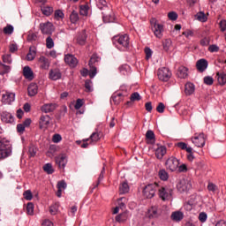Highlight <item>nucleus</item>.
<instances>
[{
	"mask_svg": "<svg viewBox=\"0 0 226 226\" xmlns=\"http://www.w3.org/2000/svg\"><path fill=\"white\" fill-rule=\"evenodd\" d=\"M85 89L87 93H92L93 91V81L91 79H87L85 81Z\"/></svg>",
	"mask_w": 226,
	"mask_h": 226,
	"instance_id": "nucleus-42",
	"label": "nucleus"
},
{
	"mask_svg": "<svg viewBox=\"0 0 226 226\" xmlns=\"http://www.w3.org/2000/svg\"><path fill=\"white\" fill-rule=\"evenodd\" d=\"M75 41L78 45H85L86 41H87V34H86V30H81L80 32H79L76 34Z\"/></svg>",
	"mask_w": 226,
	"mask_h": 226,
	"instance_id": "nucleus-15",
	"label": "nucleus"
},
{
	"mask_svg": "<svg viewBox=\"0 0 226 226\" xmlns=\"http://www.w3.org/2000/svg\"><path fill=\"white\" fill-rule=\"evenodd\" d=\"M23 196L26 200H33V192L30 190L26 191Z\"/></svg>",
	"mask_w": 226,
	"mask_h": 226,
	"instance_id": "nucleus-57",
	"label": "nucleus"
},
{
	"mask_svg": "<svg viewBox=\"0 0 226 226\" xmlns=\"http://www.w3.org/2000/svg\"><path fill=\"white\" fill-rule=\"evenodd\" d=\"M217 82L220 86H225L226 84V73L223 72H218L215 75Z\"/></svg>",
	"mask_w": 226,
	"mask_h": 226,
	"instance_id": "nucleus-28",
	"label": "nucleus"
},
{
	"mask_svg": "<svg viewBox=\"0 0 226 226\" xmlns=\"http://www.w3.org/2000/svg\"><path fill=\"white\" fill-rule=\"evenodd\" d=\"M183 208L185 211H192V209H193V203H192V201H188L184 205Z\"/></svg>",
	"mask_w": 226,
	"mask_h": 226,
	"instance_id": "nucleus-62",
	"label": "nucleus"
},
{
	"mask_svg": "<svg viewBox=\"0 0 226 226\" xmlns=\"http://www.w3.org/2000/svg\"><path fill=\"white\" fill-rule=\"evenodd\" d=\"M128 70H130V66L128 64H124L119 67V72L123 75H126V73H128Z\"/></svg>",
	"mask_w": 226,
	"mask_h": 226,
	"instance_id": "nucleus-56",
	"label": "nucleus"
},
{
	"mask_svg": "<svg viewBox=\"0 0 226 226\" xmlns=\"http://www.w3.org/2000/svg\"><path fill=\"white\" fill-rule=\"evenodd\" d=\"M88 140H90L91 144H96L100 140V132H93Z\"/></svg>",
	"mask_w": 226,
	"mask_h": 226,
	"instance_id": "nucleus-36",
	"label": "nucleus"
},
{
	"mask_svg": "<svg viewBox=\"0 0 226 226\" xmlns=\"http://www.w3.org/2000/svg\"><path fill=\"white\" fill-rule=\"evenodd\" d=\"M56 108H57L56 103H48V104L42 105V107L41 108V112H44V114H49L50 112H54Z\"/></svg>",
	"mask_w": 226,
	"mask_h": 226,
	"instance_id": "nucleus-22",
	"label": "nucleus"
},
{
	"mask_svg": "<svg viewBox=\"0 0 226 226\" xmlns=\"http://www.w3.org/2000/svg\"><path fill=\"white\" fill-rule=\"evenodd\" d=\"M70 20L72 24H77V22H79V12L72 11V12L70 15Z\"/></svg>",
	"mask_w": 226,
	"mask_h": 226,
	"instance_id": "nucleus-39",
	"label": "nucleus"
},
{
	"mask_svg": "<svg viewBox=\"0 0 226 226\" xmlns=\"http://www.w3.org/2000/svg\"><path fill=\"white\" fill-rule=\"evenodd\" d=\"M39 124H40L41 129H43V128H45V126L49 125L50 124V116H49V115L41 116Z\"/></svg>",
	"mask_w": 226,
	"mask_h": 226,
	"instance_id": "nucleus-23",
	"label": "nucleus"
},
{
	"mask_svg": "<svg viewBox=\"0 0 226 226\" xmlns=\"http://www.w3.org/2000/svg\"><path fill=\"white\" fill-rule=\"evenodd\" d=\"M36 153H38V148L34 146H30L28 148V154L31 158H34L36 156Z\"/></svg>",
	"mask_w": 226,
	"mask_h": 226,
	"instance_id": "nucleus-41",
	"label": "nucleus"
},
{
	"mask_svg": "<svg viewBox=\"0 0 226 226\" xmlns=\"http://www.w3.org/2000/svg\"><path fill=\"white\" fill-rule=\"evenodd\" d=\"M207 190H208V192H212L213 193H215V192H218V185H216L213 183H208Z\"/></svg>",
	"mask_w": 226,
	"mask_h": 226,
	"instance_id": "nucleus-52",
	"label": "nucleus"
},
{
	"mask_svg": "<svg viewBox=\"0 0 226 226\" xmlns=\"http://www.w3.org/2000/svg\"><path fill=\"white\" fill-rule=\"evenodd\" d=\"M46 47L47 49H54V39H52V37L50 36L47 37Z\"/></svg>",
	"mask_w": 226,
	"mask_h": 226,
	"instance_id": "nucleus-50",
	"label": "nucleus"
},
{
	"mask_svg": "<svg viewBox=\"0 0 226 226\" xmlns=\"http://www.w3.org/2000/svg\"><path fill=\"white\" fill-rule=\"evenodd\" d=\"M102 20L106 24L114 22L116 20V15L114 14V12H112V10H110V11H102Z\"/></svg>",
	"mask_w": 226,
	"mask_h": 226,
	"instance_id": "nucleus-17",
	"label": "nucleus"
},
{
	"mask_svg": "<svg viewBox=\"0 0 226 226\" xmlns=\"http://www.w3.org/2000/svg\"><path fill=\"white\" fill-rule=\"evenodd\" d=\"M177 188L180 193H185V192L192 190V183L188 179H182L177 184Z\"/></svg>",
	"mask_w": 226,
	"mask_h": 226,
	"instance_id": "nucleus-9",
	"label": "nucleus"
},
{
	"mask_svg": "<svg viewBox=\"0 0 226 226\" xmlns=\"http://www.w3.org/2000/svg\"><path fill=\"white\" fill-rule=\"evenodd\" d=\"M159 177L162 181H167V179H169V173H167V171H165V170H161L159 171Z\"/></svg>",
	"mask_w": 226,
	"mask_h": 226,
	"instance_id": "nucleus-47",
	"label": "nucleus"
},
{
	"mask_svg": "<svg viewBox=\"0 0 226 226\" xmlns=\"http://www.w3.org/2000/svg\"><path fill=\"white\" fill-rule=\"evenodd\" d=\"M156 190H158V184H148L147 185L142 191L143 197L146 199H153L156 195Z\"/></svg>",
	"mask_w": 226,
	"mask_h": 226,
	"instance_id": "nucleus-4",
	"label": "nucleus"
},
{
	"mask_svg": "<svg viewBox=\"0 0 226 226\" xmlns=\"http://www.w3.org/2000/svg\"><path fill=\"white\" fill-rule=\"evenodd\" d=\"M64 62L66 64H69L71 68H76L77 64H79V60L73 55H65Z\"/></svg>",
	"mask_w": 226,
	"mask_h": 226,
	"instance_id": "nucleus-19",
	"label": "nucleus"
},
{
	"mask_svg": "<svg viewBox=\"0 0 226 226\" xmlns=\"http://www.w3.org/2000/svg\"><path fill=\"white\" fill-rule=\"evenodd\" d=\"M122 96H123V93L117 92L112 96V100L113 102H115V103H119V101L121 100Z\"/></svg>",
	"mask_w": 226,
	"mask_h": 226,
	"instance_id": "nucleus-55",
	"label": "nucleus"
},
{
	"mask_svg": "<svg viewBox=\"0 0 226 226\" xmlns=\"http://www.w3.org/2000/svg\"><path fill=\"white\" fill-rule=\"evenodd\" d=\"M55 19L56 20H63L64 19V12L61 10H56L55 11Z\"/></svg>",
	"mask_w": 226,
	"mask_h": 226,
	"instance_id": "nucleus-46",
	"label": "nucleus"
},
{
	"mask_svg": "<svg viewBox=\"0 0 226 226\" xmlns=\"http://www.w3.org/2000/svg\"><path fill=\"white\" fill-rule=\"evenodd\" d=\"M61 140H63V137H61L60 134H55L52 138V141L55 144H59V142H61Z\"/></svg>",
	"mask_w": 226,
	"mask_h": 226,
	"instance_id": "nucleus-64",
	"label": "nucleus"
},
{
	"mask_svg": "<svg viewBox=\"0 0 226 226\" xmlns=\"http://www.w3.org/2000/svg\"><path fill=\"white\" fill-rule=\"evenodd\" d=\"M183 35L185 36V38H188V40H190V38H193L195 34L192 30H185V32H183Z\"/></svg>",
	"mask_w": 226,
	"mask_h": 226,
	"instance_id": "nucleus-60",
	"label": "nucleus"
},
{
	"mask_svg": "<svg viewBox=\"0 0 226 226\" xmlns=\"http://www.w3.org/2000/svg\"><path fill=\"white\" fill-rule=\"evenodd\" d=\"M170 45L171 42L169 39H166L165 41L162 43V47L166 52L169 51V49H170Z\"/></svg>",
	"mask_w": 226,
	"mask_h": 226,
	"instance_id": "nucleus-63",
	"label": "nucleus"
},
{
	"mask_svg": "<svg viewBox=\"0 0 226 226\" xmlns=\"http://www.w3.org/2000/svg\"><path fill=\"white\" fill-rule=\"evenodd\" d=\"M40 29L42 34H52L54 33V25L50 21L41 23Z\"/></svg>",
	"mask_w": 226,
	"mask_h": 226,
	"instance_id": "nucleus-12",
	"label": "nucleus"
},
{
	"mask_svg": "<svg viewBox=\"0 0 226 226\" xmlns=\"http://www.w3.org/2000/svg\"><path fill=\"white\" fill-rule=\"evenodd\" d=\"M38 63L41 70H49L50 68V60L43 56L38 58Z\"/></svg>",
	"mask_w": 226,
	"mask_h": 226,
	"instance_id": "nucleus-20",
	"label": "nucleus"
},
{
	"mask_svg": "<svg viewBox=\"0 0 226 226\" xmlns=\"http://www.w3.org/2000/svg\"><path fill=\"white\" fill-rule=\"evenodd\" d=\"M23 77H25L26 80H33L34 79V72H33V69L29 67V65L23 68Z\"/></svg>",
	"mask_w": 226,
	"mask_h": 226,
	"instance_id": "nucleus-21",
	"label": "nucleus"
},
{
	"mask_svg": "<svg viewBox=\"0 0 226 226\" xmlns=\"http://www.w3.org/2000/svg\"><path fill=\"white\" fill-rule=\"evenodd\" d=\"M203 82L206 84V86H213L215 79H213L211 76H206L203 78Z\"/></svg>",
	"mask_w": 226,
	"mask_h": 226,
	"instance_id": "nucleus-45",
	"label": "nucleus"
},
{
	"mask_svg": "<svg viewBox=\"0 0 226 226\" xmlns=\"http://www.w3.org/2000/svg\"><path fill=\"white\" fill-rule=\"evenodd\" d=\"M11 156V143L6 139H0V160Z\"/></svg>",
	"mask_w": 226,
	"mask_h": 226,
	"instance_id": "nucleus-2",
	"label": "nucleus"
},
{
	"mask_svg": "<svg viewBox=\"0 0 226 226\" xmlns=\"http://www.w3.org/2000/svg\"><path fill=\"white\" fill-rule=\"evenodd\" d=\"M185 93L187 96L193 94L195 93V85L192 82L186 83L185 87Z\"/></svg>",
	"mask_w": 226,
	"mask_h": 226,
	"instance_id": "nucleus-29",
	"label": "nucleus"
},
{
	"mask_svg": "<svg viewBox=\"0 0 226 226\" xmlns=\"http://www.w3.org/2000/svg\"><path fill=\"white\" fill-rule=\"evenodd\" d=\"M87 13H89V5H80L79 7V14L83 17H87Z\"/></svg>",
	"mask_w": 226,
	"mask_h": 226,
	"instance_id": "nucleus-37",
	"label": "nucleus"
},
{
	"mask_svg": "<svg viewBox=\"0 0 226 226\" xmlns=\"http://www.w3.org/2000/svg\"><path fill=\"white\" fill-rule=\"evenodd\" d=\"M120 209H126V198H120L118 200V206Z\"/></svg>",
	"mask_w": 226,
	"mask_h": 226,
	"instance_id": "nucleus-49",
	"label": "nucleus"
},
{
	"mask_svg": "<svg viewBox=\"0 0 226 226\" xmlns=\"http://www.w3.org/2000/svg\"><path fill=\"white\" fill-rule=\"evenodd\" d=\"M170 218L173 222H179L181 220H183V218H185V214H183L181 211H175L172 212Z\"/></svg>",
	"mask_w": 226,
	"mask_h": 226,
	"instance_id": "nucleus-26",
	"label": "nucleus"
},
{
	"mask_svg": "<svg viewBox=\"0 0 226 226\" xmlns=\"http://www.w3.org/2000/svg\"><path fill=\"white\" fill-rule=\"evenodd\" d=\"M38 40V34L34 33H29L27 35V41H36Z\"/></svg>",
	"mask_w": 226,
	"mask_h": 226,
	"instance_id": "nucleus-58",
	"label": "nucleus"
},
{
	"mask_svg": "<svg viewBox=\"0 0 226 226\" xmlns=\"http://www.w3.org/2000/svg\"><path fill=\"white\" fill-rule=\"evenodd\" d=\"M140 94H139L138 92L132 94L131 102H140Z\"/></svg>",
	"mask_w": 226,
	"mask_h": 226,
	"instance_id": "nucleus-53",
	"label": "nucleus"
},
{
	"mask_svg": "<svg viewBox=\"0 0 226 226\" xmlns=\"http://www.w3.org/2000/svg\"><path fill=\"white\" fill-rule=\"evenodd\" d=\"M159 197L162 200H170L172 199V188L168 185L158 187Z\"/></svg>",
	"mask_w": 226,
	"mask_h": 226,
	"instance_id": "nucleus-5",
	"label": "nucleus"
},
{
	"mask_svg": "<svg viewBox=\"0 0 226 226\" xmlns=\"http://www.w3.org/2000/svg\"><path fill=\"white\" fill-rule=\"evenodd\" d=\"M113 43L120 50H126L130 47V36L128 34L115 36L113 38Z\"/></svg>",
	"mask_w": 226,
	"mask_h": 226,
	"instance_id": "nucleus-1",
	"label": "nucleus"
},
{
	"mask_svg": "<svg viewBox=\"0 0 226 226\" xmlns=\"http://www.w3.org/2000/svg\"><path fill=\"white\" fill-rule=\"evenodd\" d=\"M14 27L11 25H7L5 27H4V34H13Z\"/></svg>",
	"mask_w": 226,
	"mask_h": 226,
	"instance_id": "nucleus-48",
	"label": "nucleus"
},
{
	"mask_svg": "<svg viewBox=\"0 0 226 226\" xmlns=\"http://www.w3.org/2000/svg\"><path fill=\"white\" fill-rule=\"evenodd\" d=\"M179 167V160L176 157H170L166 161V168L169 169L171 172H175V170H177Z\"/></svg>",
	"mask_w": 226,
	"mask_h": 226,
	"instance_id": "nucleus-11",
	"label": "nucleus"
},
{
	"mask_svg": "<svg viewBox=\"0 0 226 226\" xmlns=\"http://www.w3.org/2000/svg\"><path fill=\"white\" fill-rule=\"evenodd\" d=\"M43 170L44 172H46L47 174H54V168L52 167L51 163H46L43 166Z\"/></svg>",
	"mask_w": 226,
	"mask_h": 226,
	"instance_id": "nucleus-44",
	"label": "nucleus"
},
{
	"mask_svg": "<svg viewBox=\"0 0 226 226\" xmlns=\"http://www.w3.org/2000/svg\"><path fill=\"white\" fill-rule=\"evenodd\" d=\"M207 66H209V63L204 58L198 60L196 63V68L200 73H204L207 70Z\"/></svg>",
	"mask_w": 226,
	"mask_h": 226,
	"instance_id": "nucleus-18",
	"label": "nucleus"
},
{
	"mask_svg": "<svg viewBox=\"0 0 226 226\" xmlns=\"http://www.w3.org/2000/svg\"><path fill=\"white\" fill-rule=\"evenodd\" d=\"M177 147H178L180 149H183L184 151H186L187 153H192V151H193V148H192V147H188V145L185 142L177 143Z\"/></svg>",
	"mask_w": 226,
	"mask_h": 226,
	"instance_id": "nucleus-34",
	"label": "nucleus"
},
{
	"mask_svg": "<svg viewBox=\"0 0 226 226\" xmlns=\"http://www.w3.org/2000/svg\"><path fill=\"white\" fill-rule=\"evenodd\" d=\"M34 57H36V49L30 48L29 52L26 55V61H34Z\"/></svg>",
	"mask_w": 226,
	"mask_h": 226,
	"instance_id": "nucleus-35",
	"label": "nucleus"
},
{
	"mask_svg": "<svg viewBox=\"0 0 226 226\" xmlns=\"http://www.w3.org/2000/svg\"><path fill=\"white\" fill-rule=\"evenodd\" d=\"M26 213L30 216H33V215H34V204H33V202L27 203Z\"/></svg>",
	"mask_w": 226,
	"mask_h": 226,
	"instance_id": "nucleus-43",
	"label": "nucleus"
},
{
	"mask_svg": "<svg viewBox=\"0 0 226 226\" xmlns=\"http://www.w3.org/2000/svg\"><path fill=\"white\" fill-rule=\"evenodd\" d=\"M162 215V208L158 205H154L147 209V216L151 220L153 218H158Z\"/></svg>",
	"mask_w": 226,
	"mask_h": 226,
	"instance_id": "nucleus-8",
	"label": "nucleus"
},
{
	"mask_svg": "<svg viewBox=\"0 0 226 226\" xmlns=\"http://www.w3.org/2000/svg\"><path fill=\"white\" fill-rule=\"evenodd\" d=\"M1 120L3 123H6L9 124H13L15 123V117H13V115L8 111H3L1 114Z\"/></svg>",
	"mask_w": 226,
	"mask_h": 226,
	"instance_id": "nucleus-16",
	"label": "nucleus"
},
{
	"mask_svg": "<svg viewBox=\"0 0 226 226\" xmlns=\"http://www.w3.org/2000/svg\"><path fill=\"white\" fill-rule=\"evenodd\" d=\"M61 77H62V74L59 69H51L49 71V79L51 80H59Z\"/></svg>",
	"mask_w": 226,
	"mask_h": 226,
	"instance_id": "nucleus-25",
	"label": "nucleus"
},
{
	"mask_svg": "<svg viewBox=\"0 0 226 226\" xmlns=\"http://www.w3.org/2000/svg\"><path fill=\"white\" fill-rule=\"evenodd\" d=\"M157 77L159 80H162V82H169V80H170V77H172V72L169 68L162 67L158 70Z\"/></svg>",
	"mask_w": 226,
	"mask_h": 226,
	"instance_id": "nucleus-7",
	"label": "nucleus"
},
{
	"mask_svg": "<svg viewBox=\"0 0 226 226\" xmlns=\"http://www.w3.org/2000/svg\"><path fill=\"white\" fill-rule=\"evenodd\" d=\"M150 24L154 36L157 37L159 40H162L163 38V31H165L163 26L158 23V21L154 18L150 19Z\"/></svg>",
	"mask_w": 226,
	"mask_h": 226,
	"instance_id": "nucleus-3",
	"label": "nucleus"
},
{
	"mask_svg": "<svg viewBox=\"0 0 226 226\" xmlns=\"http://www.w3.org/2000/svg\"><path fill=\"white\" fill-rule=\"evenodd\" d=\"M145 55H146V59L148 61V59H151L153 57V49L149 47L145 48Z\"/></svg>",
	"mask_w": 226,
	"mask_h": 226,
	"instance_id": "nucleus-51",
	"label": "nucleus"
},
{
	"mask_svg": "<svg viewBox=\"0 0 226 226\" xmlns=\"http://www.w3.org/2000/svg\"><path fill=\"white\" fill-rule=\"evenodd\" d=\"M96 4L99 10H104V11H110V8H109V6L107 5L106 0H97Z\"/></svg>",
	"mask_w": 226,
	"mask_h": 226,
	"instance_id": "nucleus-31",
	"label": "nucleus"
},
{
	"mask_svg": "<svg viewBox=\"0 0 226 226\" xmlns=\"http://www.w3.org/2000/svg\"><path fill=\"white\" fill-rule=\"evenodd\" d=\"M146 139L147 140H153V142H154V132L151 130H148L146 133Z\"/></svg>",
	"mask_w": 226,
	"mask_h": 226,
	"instance_id": "nucleus-54",
	"label": "nucleus"
},
{
	"mask_svg": "<svg viewBox=\"0 0 226 226\" xmlns=\"http://www.w3.org/2000/svg\"><path fill=\"white\" fill-rule=\"evenodd\" d=\"M56 165H58L59 169L64 170L66 164L68 163V156L64 154H61L55 158Z\"/></svg>",
	"mask_w": 226,
	"mask_h": 226,
	"instance_id": "nucleus-13",
	"label": "nucleus"
},
{
	"mask_svg": "<svg viewBox=\"0 0 226 226\" xmlns=\"http://www.w3.org/2000/svg\"><path fill=\"white\" fill-rule=\"evenodd\" d=\"M220 47L216 44H212L208 47V52L214 53V52H219Z\"/></svg>",
	"mask_w": 226,
	"mask_h": 226,
	"instance_id": "nucleus-59",
	"label": "nucleus"
},
{
	"mask_svg": "<svg viewBox=\"0 0 226 226\" xmlns=\"http://www.w3.org/2000/svg\"><path fill=\"white\" fill-rule=\"evenodd\" d=\"M28 96H36L38 94V85L36 83H31L28 87Z\"/></svg>",
	"mask_w": 226,
	"mask_h": 226,
	"instance_id": "nucleus-27",
	"label": "nucleus"
},
{
	"mask_svg": "<svg viewBox=\"0 0 226 226\" xmlns=\"http://www.w3.org/2000/svg\"><path fill=\"white\" fill-rule=\"evenodd\" d=\"M127 219H128V214L126 212H124V213L117 215V217H116V221L118 222L119 223H121L123 222H126Z\"/></svg>",
	"mask_w": 226,
	"mask_h": 226,
	"instance_id": "nucleus-38",
	"label": "nucleus"
},
{
	"mask_svg": "<svg viewBox=\"0 0 226 226\" xmlns=\"http://www.w3.org/2000/svg\"><path fill=\"white\" fill-rule=\"evenodd\" d=\"M177 75L179 79H186V77H188V68L180 66L177 70Z\"/></svg>",
	"mask_w": 226,
	"mask_h": 226,
	"instance_id": "nucleus-30",
	"label": "nucleus"
},
{
	"mask_svg": "<svg viewBox=\"0 0 226 226\" xmlns=\"http://www.w3.org/2000/svg\"><path fill=\"white\" fill-rule=\"evenodd\" d=\"M192 142L196 146V147H204V146H206V138L204 137V133L194 134V137L192 139Z\"/></svg>",
	"mask_w": 226,
	"mask_h": 226,
	"instance_id": "nucleus-10",
	"label": "nucleus"
},
{
	"mask_svg": "<svg viewBox=\"0 0 226 226\" xmlns=\"http://www.w3.org/2000/svg\"><path fill=\"white\" fill-rule=\"evenodd\" d=\"M66 182H64V180L58 182L56 185L57 190H66Z\"/></svg>",
	"mask_w": 226,
	"mask_h": 226,
	"instance_id": "nucleus-61",
	"label": "nucleus"
},
{
	"mask_svg": "<svg viewBox=\"0 0 226 226\" xmlns=\"http://www.w3.org/2000/svg\"><path fill=\"white\" fill-rule=\"evenodd\" d=\"M2 102L5 105H11L15 102V94L11 92H5L2 95Z\"/></svg>",
	"mask_w": 226,
	"mask_h": 226,
	"instance_id": "nucleus-14",
	"label": "nucleus"
},
{
	"mask_svg": "<svg viewBox=\"0 0 226 226\" xmlns=\"http://www.w3.org/2000/svg\"><path fill=\"white\" fill-rule=\"evenodd\" d=\"M119 192L121 195H124V193H128L130 192V185L128 183L124 182L120 185Z\"/></svg>",
	"mask_w": 226,
	"mask_h": 226,
	"instance_id": "nucleus-33",
	"label": "nucleus"
},
{
	"mask_svg": "<svg viewBox=\"0 0 226 226\" xmlns=\"http://www.w3.org/2000/svg\"><path fill=\"white\" fill-rule=\"evenodd\" d=\"M100 61V58L96 55H93L89 60L88 65H89V77L90 79H94L96 77V73H98V71L96 69V63Z\"/></svg>",
	"mask_w": 226,
	"mask_h": 226,
	"instance_id": "nucleus-6",
	"label": "nucleus"
},
{
	"mask_svg": "<svg viewBox=\"0 0 226 226\" xmlns=\"http://www.w3.org/2000/svg\"><path fill=\"white\" fill-rule=\"evenodd\" d=\"M165 154H167V147L165 146H160L156 148L155 156L158 160H162Z\"/></svg>",
	"mask_w": 226,
	"mask_h": 226,
	"instance_id": "nucleus-24",
	"label": "nucleus"
},
{
	"mask_svg": "<svg viewBox=\"0 0 226 226\" xmlns=\"http://www.w3.org/2000/svg\"><path fill=\"white\" fill-rule=\"evenodd\" d=\"M41 10L43 15H46V17H50V15H52V13L54 12V8L49 5L41 6Z\"/></svg>",
	"mask_w": 226,
	"mask_h": 226,
	"instance_id": "nucleus-32",
	"label": "nucleus"
},
{
	"mask_svg": "<svg viewBox=\"0 0 226 226\" xmlns=\"http://www.w3.org/2000/svg\"><path fill=\"white\" fill-rule=\"evenodd\" d=\"M196 19L200 22H207V17L206 16V13H204L203 11H200L196 14Z\"/></svg>",
	"mask_w": 226,
	"mask_h": 226,
	"instance_id": "nucleus-40",
	"label": "nucleus"
}]
</instances>
